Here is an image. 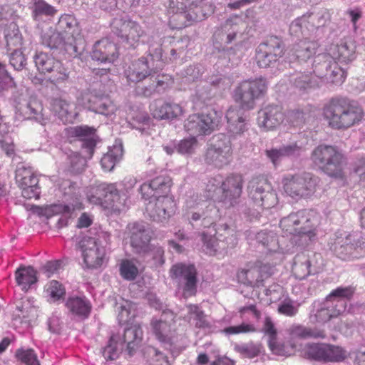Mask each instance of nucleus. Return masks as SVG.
Here are the masks:
<instances>
[{"instance_id":"obj_1","label":"nucleus","mask_w":365,"mask_h":365,"mask_svg":"<svg viewBox=\"0 0 365 365\" xmlns=\"http://www.w3.org/2000/svg\"><path fill=\"white\" fill-rule=\"evenodd\" d=\"M324 118L329 125L336 130H346L358 124L364 117V111L354 101L344 97H334L323 108Z\"/></svg>"},{"instance_id":"obj_2","label":"nucleus","mask_w":365,"mask_h":365,"mask_svg":"<svg viewBox=\"0 0 365 365\" xmlns=\"http://www.w3.org/2000/svg\"><path fill=\"white\" fill-rule=\"evenodd\" d=\"M310 159L313 164L331 177L341 176L345 157L336 146L321 144L312 150Z\"/></svg>"},{"instance_id":"obj_3","label":"nucleus","mask_w":365,"mask_h":365,"mask_svg":"<svg viewBox=\"0 0 365 365\" xmlns=\"http://www.w3.org/2000/svg\"><path fill=\"white\" fill-rule=\"evenodd\" d=\"M267 81L263 78L243 81L233 91V98L240 107L244 110H251L255 106L257 100L267 92Z\"/></svg>"},{"instance_id":"obj_4","label":"nucleus","mask_w":365,"mask_h":365,"mask_svg":"<svg viewBox=\"0 0 365 365\" xmlns=\"http://www.w3.org/2000/svg\"><path fill=\"white\" fill-rule=\"evenodd\" d=\"M317 178L310 173L288 175L283 180L284 192L294 199L307 198L316 190Z\"/></svg>"},{"instance_id":"obj_5","label":"nucleus","mask_w":365,"mask_h":365,"mask_svg":"<svg viewBox=\"0 0 365 365\" xmlns=\"http://www.w3.org/2000/svg\"><path fill=\"white\" fill-rule=\"evenodd\" d=\"M279 225L287 235H309L317 225V220L310 212L302 210L282 218Z\"/></svg>"},{"instance_id":"obj_6","label":"nucleus","mask_w":365,"mask_h":365,"mask_svg":"<svg viewBox=\"0 0 365 365\" xmlns=\"http://www.w3.org/2000/svg\"><path fill=\"white\" fill-rule=\"evenodd\" d=\"M247 192L250 198L258 207L269 209L277 204V195L264 177L253 178L249 182Z\"/></svg>"},{"instance_id":"obj_7","label":"nucleus","mask_w":365,"mask_h":365,"mask_svg":"<svg viewBox=\"0 0 365 365\" xmlns=\"http://www.w3.org/2000/svg\"><path fill=\"white\" fill-rule=\"evenodd\" d=\"M112 32L119 37L122 42L135 48L145 31L136 21L124 18H115L110 23Z\"/></svg>"},{"instance_id":"obj_8","label":"nucleus","mask_w":365,"mask_h":365,"mask_svg":"<svg viewBox=\"0 0 365 365\" xmlns=\"http://www.w3.org/2000/svg\"><path fill=\"white\" fill-rule=\"evenodd\" d=\"M170 277L178 282L179 288L182 289L185 297L195 295L197 292V270L193 264L177 263L172 266Z\"/></svg>"},{"instance_id":"obj_9","label":"nucleus","mask_w":365,"mask_h":365,"mask_svg":"<svg viewBox=\"0 0 365 365\" xmlns=\"http://www.w3.org/2000/svg\"><path fill=\"white\" fill-rule=\"evenodd\" d=\"M220 119V115L215 110L194 114L185 120L184 127L192 136L209 135L218 126Z\"/></svg>"},{"instance_id":"obj_10","label":"nucleus","mask_w":365,"mask_h":365,"mask_svg":"<svg viewBox=\"0 0 365 365\" xmlns=\"http://www.w3.org/2000/svg\"><path fill=\"white\" fill-rule=\"evenodd\" d=\"M354 234L346 232L336 233L331 240L330 250L342 260H351L359 258V249L361 242L356 240Z\"/></svg>"},{"instance_id":"obj_11","label":"nucleus","mask_w":365,"mask_h":365,"mask_svg":"<svg viewBox=\"0 0 365 365\" xmlns=\"http://www.w3.org/2000/svg\"><path fill=\"white\" fill-rule=\"evenodd\" d=\"M346 310L344 301H331L327 297L322 302H315L309 315L312 323L324 324L337 317Z\"/></svg>"},{"instance_id":"obj_12","label":"nucleus","mask_w":365,"mask_h":365,"mask_svg":"<svg viewBox=\"0 0 365 365\" xmlns=\"http://www.w3.org/2000/svg\"><path fill=\"white\" fill-rule=\"evenodd\" d=\"M82 103L88 110L98 114L111 117L117 110L116 106L107 95L95 90H88L81 94Z\"/></svg>"},{"instance_id":"obj_13","label":"nucleus","mask_w":365,"mask_h":365,"mask_svg":"<svg viewBox=\"0 0 365 365\" xmlns=\"http://www.w3.org/2000/svg\"><path fill=\"white\" fill-rule=\"evenodd\" d=\"M244 179L242 175L231 174L222 182L220 190L222 194L219 201L222 202L225 207H234L237 203L242 192Z\"/></svg>"},{"instance_id":"obj_14","label":"nucleus","mask_w":365,"mask_h":365,"mask_svg":"<svg viewBox=\"0 0 365 365\" xmlns=\"http://www.w3.org/2000/svg\"><path fill=\"white\" fill-rule=\"evenodd\" d=\"M130 232V244L134 252H145L149 248L148 245L152 238V230L148 223L135 222L128 225Z\"/></svg>"},{"instance_id":"obj_15","label":"nucleus","mask_w":365,"mask_h":365,"mask_svg":"<svg viewBox=\"0 0 365 365\" xmlns=\"http://www.w3.org/2000/svg\"><path fill=\"white\" fill-rule=\"evenodd\" d=\"M232 154L230 140L226 138L212 144L207 150L205 160L206 163L216 168H222L230 163Z\"/></svg>"},{"instance_id":"obj_16","label":"nucleus","mask_w":365,"mask_h":365,"mask_svg":"<svg viewBox=\"0 0 365 365\" xmlns=\"http://www.w3.org/2000/svg\"><path fill=\"white\" fill-rule=\"evenodd\" d=\"M171 186L172 180L169 176L160 175L143 183L139 190L145 200L169 198L168 195Z\"/></svg>"},{"instance_id":"obj_17","label":"nucleus","mask_w":365,"mask_h":365,"mask_svg":"<svg viewBox=\"0 0 365 365\" xmlns=\"http://www.w3.org/2000/svg\"><path fill=\"white\" fill-rule=\"evenodd\" d=\"M88 197L92 203L114 207L119 200V192L114 184L103 182L93 187Z\"/></svg>"},{"instance_id":"obj_18","label":"nucleus","mask_w":365,"mask_h":365,"mask_svg":"<svg viewBox=\"0 0 365 365\" xmlns=\"http://www.w3.org/2000/svg\"><path fill=\"white\" fill-rule=\"evenodd\" d=\"M79 246L88 268H97L102 264L105 250L98 246L95 238L85 237L79 242Z\"/></svg>"},{"instance_id":"obj_19","label":"nucleus","mask_w":365,"mask_h":365,"mask_svg":"<svg viewBox=\"0 0 365 365\" xmlns=\"http://www.w3.org/2000/svg\"><path fill=\"white\" fill-rule=\"evenodd\" d=\"M272 275L271 268L267 265L242 269L237 273L238 282L251 287L264 286V282Z\"/></svg>"},{"instance_id":"obj_20","label":"nucleus","mask_w":365,"mask_h":365,"mask_svg":"<svg viewBox=\"0 0 365 365\" xmlns=\"http://www.w3.org/2000/svg\"><path fill=\"white\" fill-rule=\"evenodd\" d=\"M67 314L78 320H84L89 317L92 311L91 301L84 295H71L65 300Z\"/></svg>"},{"instance_id":"obj_21","label":"nucleus","mask_w":365,"mask_h":365,"mask_svg":"<svg viewBox=\"0 0 365 365\" xmlns=\"http://www.w3.org/2000/svg\"><path fill=\"white\" fill-rule=\"evenodd\" d=\"M306 143L302 141H295L288 144H284L279 148L266 150L265 154L267 158L274 166L279 165L284 158H297L306 150Z\"/></svg>"},{"instance_id":"obj_22","label":"nucleus","mask_w":365,"mask_h":365,"mask_svg":"<svg viewBox=\"0 0 365 365\" xmlns=\"http://www.w3.org/2000/svg\"><path fill=\"white\" fill-rule=\"evenodd\" d=\"M173 207L171 198L153 199L149 200L146 211L153 221L163 222L173 213Z\"/></svg>"},{"instance_id":"obj_23","label":"nucleus","mask_w":365,"mask_h":365,"mask_svg":"<svg viewBox=\"0 0 365 365\" xmlns=\"http://www.w3.org/2000/svg\"><path fill=\"white\" fill-rule=\"evenodd\" d=\"M154 63L150 64L148 58L141 57L134 61L125 71V76L128 81L139 83L151 76L152 73H157Z\"/></svg>"},{"instance_id":"obj_24","label":"nucleus","mask_w":365,"mask_h":365,"mask_svg":"<svg viewBox=\"0 0 365 365\" xmlns=\"http://www.w3.org/2000/svg\"><path fill=\"white\" fill-rule=\"evenodd\" d=\"M284 119L282 107L277 105H267L258 111V125L267 130L278 127Z\"/></svg>"},{"instance_id":"obj_25","label":"nucleus","mask_w":365,"mask_h":365,"mask_svg":"<svg viewBox=\"0 0 365 365\" xmlns=\"http://www.w3.org/2000/svg\"><path fill=\"white\" fill-rule=\"evenodd\" d=\"M218 210L213 204H209L202 210H190L185 217L192 227H210L215 223Z\"/></svg>"},{"instance_id":"obj_26","label":"nucleus","mask_w":365,"mask_h":365,"mask_svg":"<svg viewBox=\"0 0 365 365\" xmlns=\"http://www.w3.org/2000/svg\"><path fill=\"white\" fill-rule=\"evenodd\" d=\"M120 337V343H122L125 352L130 356H134L139 349L142 340L143 331L139 324H133L126 327L122 334H118Z\"/></svg>"},{"instance_id":"obj_27","label":"nucleus","mask_w":365,"mask_h":365,"mask_svg":"<svg viewBox=\"0 0 365 365\" xmlns=\"http://www.w3.org/2000/svg\"><path fill=\"white\" fill-rule=\"evenodd\" d=\"M91 56L101 63H113L118 57V48L114 43L103 38L93 45Z\"/></svg>"},{"instance_id":"obj_28","label":"nucleus","mask_w":365,"mask_h":365,"mask_svg":"<svg viewBox=\"0 0 365 365\" xmlns=\"http://www.w3.org/2000/svg\"><path fill=\"white\" fill-rule=\"evenodd\" d=\"M331 20V14L327 9H322L317 13H307L301 17L297 18L292 22L290 25L291 29H302V27H307L308 24H311L314 28L318 29L327 25Z\"/></svg>"},{"instance_id":"obj_29","label":"nucleus","mask_w":365,"mask_h":365,"mask_svg":"<svg viewBox=\"0 0 365 365\" xmlns=\"http://www.w3.org/2000/svg\"><path fill=\"white\" fill-rule=\"evenodd\" d=\"M153 118L156 119L173 120L182 113V109L177 103L155 101L150 106Z\"/></svg>"},{"instance_id":"obj_30","label":"nucleus","mask_w":365,"mask_h":365,"mask_svg":"<svg viewBox=\"0 0 365 365\" xmlns=\"http://www.w3.org/2000/svg\"><path fill=\"white\" fill-rule=\"evenodd\" d=\"M151 327L156 338L166 348L171 349L177 343V339L171 331L170 326L165 321L152 319Z\"/></svg>"},{"instance_id":"obj_31","label":"nucleus","mask_w":365,"mask_h":365,"mask_svg":"<svg viewBox=\"0 0 365 365\" xmlns=\"http://www.w3.org/2000/svg\"><path fill=\"white\" fill-rule=\"evenodd\" d=\"M292 272L299 280L318 272L317 269L312 264L309 256L304 252L297 254L294 259Z\"/></svg>"},{"instance_id":"obj_32","label":"nucleus","mask_w":365,"mask_h":365,"mask_svg":"<svg viewBox=\"0 0 365 365\" xmlns=\"http://www.w3.org/2000/svg\"><path fill=\"white\" fill-rule=\"evenodd\" d=\"M333 60L340 63H348L356 58V46L352 41H341L339 44L331 48L330 55Z\"/></svg>"},{"instance_id":"obj_33","label":"nucleus","mask_w":365,"mask_h":365,"mask_svg":"<svg viewBox=\"0 0 365 365\" xmlns=\"http://www.w3.org/2000/svg\"><path fill=\"white\" fill-rule=\"evenodd\" d=\"M317 43L314 41L301 40L290 50V55L299 63L307 62L316 53Z\"/></svg>"},{"instance_id":"obj_34","label":"nucleus","mask_w":365,"mask_h":365,"mask_svg":"<svg viewBox=\"0 0 365 365\" xmlns=\"http://www.w3.org/2000/svg\"><path fill=\"white\" fill-rule=\"evenodd\" d=\"M94 129L88 126H76L70 130V135L73 137L81 138V147L86 150L89 158H91L96 143L91 138L93 134Z\"/></svg>"},{"instance_id":"obj_35","label":"nucleus","mask_w":365,"mask_h":365,"mask_svg":"<svg viewBox=\"0 0 365 365\" xmlns=\"http://www.w3.org/2000/svg\"><path fill=\"white\" fill-rule=\"evenodd\" d=\"M37 272L31 266H20L15 272V279L21 290L26 292L38 281Z\"/></svg>"},{"instance_id":"obj_36","label":"nucleus","mask_w":365,"mask_h":365,"mask_svg":"<svg viewBox=\"0 0 365 365\" xmlns=\"http://www.w3.org/2000/svg\"><path fill=\"white\" fill-rule=\"evenodd\" d=\"M205 0H192L188 8V14L193 22L201 21L215 11V6L212 4L205 3Z\"/></svg>"},{"instance_id":"obj_37","label":"nucleus","mask_w":365,"mask_h":365,"mask_svg":"<svg viewBox=\"0 0 365 365\" xmlns=\"http://www.w3.org/2000/svg\"><path fill=\"white\" fill-rule=\"evenodd\" d=\"M334 60L329 54L322 53L317 55L312 63V73L319 78H327L329 71L332 68Z\"/></svg>"},{"instance_id":"obj_38","label":"nucleus","mask_w":365,"mask_h":365,"mask_svg":"<svg viewBox=\"0 0 365 365\" xmlns=\"http://www.w3.org/2000/svg\"><path fill=\"white\" fill-rule=\"evenodd\" d=\"M123 155V144L120 140H116L113 147L102 157L101 160L102 168L105 170H112L115 163L120 161Z\"/></svg>"},{"instance_id":"obj_39","label":"nucleus","mask_w":365,"mask_h":365,"mask_svg":"<svg viewBox=\"0 0 365 365\" xmlns=\"http://www.w3.org/2000/svg\"><path fill=\"white\" fill-rule=\"evenodd\" d=\"M227 129L231 135H240L247 130L246 117L240 115L234 109H229L226 113Z\"/></svg>"},{"instance_id":"obj_40","label":"nucleus","mask_w":365,"mask_h":365,"mask_svg":"<svg viewBox=\"0 0 365 365\" xmlns=\"http://www.w3.org/2000/svg\"><path fill=\"white\" fill-rule=\"evenodd\" d=\"M149 248L145 252H140L138 255L143 258L147 263L152 266L158 267L165 263L164 248L158 245L149 244Z\"/></svg>"},{"instance_id":"obj_41","label":"nucleus","mask_w":365,"mask_h":365,"mask_svg":"<svg viewBox=\"0 0 365 365\" xmlns=\"http://www.w3.org/2000/svg\"><path fill=\"white\" fill-rule=\"evenodd\" d=\"M261 331L265 335L268 336V344L272 351L276 354L282 355V349L280 345L277 342V331L271 317H266L264 318Z\"/></svg>"},{"instance_id":"obj_42","label":"nucleus","mask_w":365,"mask_h":365,"mask_svg":"<svg viewBox=\"0 0 365 365\" xmlns=\"http://www.w3.org/2000/svg\"><path fill=\"white\" fill-rule=\"evenodd\" d=\"M53 110L63 123H71L75 119L76 113L73 110V106L65 100L55 99Z\"/></svg>"},{"instance_id":"obj_43","label":"nucleus","mask_w":365,"mask_h":365,"mask_svg":"<svg viewBox=\"0 0 365 365\" xmlns=\"http://www.w3.org/2000/svg\"><path fill=\"white\" fill-rule=\"evenodd\" d=\"M257 48L282 58L284 54L285 44L282 38L270 36L261 42Z\"/></svg>"},{"instance_id":"obj_44","label":"nucleus","mask_w":365,"mask_h":365,"mask_svg":"<svg viewBox=\"0 0 365 365\" xmlns=\"http://www.w3.org/2000/svg\"><path fill=\"white\" fill-rule=\"evenodd\" d=\"M33 5L31 6L32 18L36 21L42 20L43 16L53 17L57 13V9L48 4L44 0H32Z\"/></svg>"},{"instance_id":"obj_45","label":"nucleus","mask_w":365,"mask_h":365,"mask_svg":"<svg viewBox=\"0 0 365 365\" xmlns=\"http://www.w3.org/2000/svg\"><path fill=\"white\" fill-rule=\"evenodd\" d=\"M120 337L118 334H113L108 341L107 345L101 349V353L106 361L117 359L120 354L124 350L122 343H120Z\"/></svg>"},{"instance_id":"obj_46","label":"nucleus","mask_w":365,"mask_h":365,"mask_svg":"<svg viewBox=\"0 0 365 365\" xmlns=\"http://www.w3.org/2000/svg\"><path fill=\"white\" fill-rule=\"evenodd\" d=\"M63 195L66 202H68L71 207H75L79 202L80 194L79 187L76 182L70 180H65L61 185Z\"/></svg>"},{"instance_id":"obj_47","label":"nucleus","mask_w":365,"mask_h":365,"mask_svg":"<svg viewBox=\"0 0 365 365\" xmlns=\"http://www.w3.org/2000/svg\"><path fill=\"white\" fill-rule=\"evenodd\" d=\"M326 343H313L308 344L304 349V355L307 359L318 362L325 363Z\"/></svg>"},{"instance_id":"obj_48","label":"nucleus","mask_w":365,"mask_h":365,"mask_svg":"<svg viewBox=\"0 0 365 365\" xmlns=\"http://www.w3.org/2000/svg\"><path fill=\"white\" fill-rule=\"evenodd\" d=\"M290 333L294 337H299L300 339L307 338H322L326 336L324 330L317 329H311L302 325L292 326L290 328Z\"/></svg>"},{"instance_id":"obj_49","label":"nucleus","mask_w":365,"mask_h":365,"mask_svg":"<svg viewBox=\"0 0 365 365\" xmlns=\"http://www.w3.org/2000/svg\"><path fill=\"white\" fill-rule=\"evenodd\" d=\"M150 64L154 63V68L158 71L164 66L163 48L160 39L158 42L150 43L148 49V57Z\"/></svg>"},{"instance_id":"obj_50","label":"nucleus","mask_w":365,"mask_h":365,"mask_svg":"<svg viewBox=\"0 0 365 365\" xmlns=\"http://www.w3.org/2000/svg\"><path fill=\"white\" fill-rule=\"evenodd\" d=\"M170 14L169 18V23L172 26L173 29H181L191 25L193 21L190 18L188 14V9L184 11H178L177 12H169Z\"/></svg>"},{"instance_id":"obj_51","label":"nucleus","mask_w":365,"mask_h":365,"mask_svg":"<svg viewBox=\"0 0 365 365\" xmlns=\"http://www.w3.org/2000/svg\"><path fill=\"white\" fill-rule=\"evenodd\" d=\"M50 75L49 80L53 83L66 82L70 76L69 69L64 66L61 61L58 60L54 66L47 73Z\"/></svg>"},{"instance_id":"obj_52","label":"nucleus","mask_w":365,"mask_h":365,"mask_svg":"<svg viewBox=\"0 0 365 365\" xmlns=\"http://www.w3.org/2000/svg\"><path fill=\"white\" fill-rule=\"evenodd\" d=\"M76 26L77 21L76 19L71 15L64 14L60 17L56 25V29L62 34V36L71 35L73 36Z\"/></svg>"},{"instance_id":"obj_53","label":"nucleus","mask_w":365,"mask_h":365,"mask_svg":"<svg viewBox=\"0 0 365 365\" xmlns=\"http://www.w3.org/2000/svg\"><path fill=\"white\" fill-rule=\"evenodd\" d=\"M325 363H339L348 356L347 351L339 346L327 344Z\"/></svg>"},{"instance_id":"obj_54","label":"nucleus","mask_w":365,"mask_h":365,"mask_svg":"<svg viewBox=\"0 0 365 365\" xmlns=\"http://www.w3.org/2000/svg\"><path fill=\"white\" fill-rule=\"evenodd\" d=\"M65 38L66 36H62L58 31L45 32L41 36L42 43L51 50L61 48L64 43Z\"/></svg>"},{"instance_id":"obj_55","label":"nucleus","mask_w":365,"mask_h":365,"mask_svg":"<svg viewBox=\"0 0 365 365\" xmlns=\"http://www.w3.org/2000/svg\"><path fill=\"white\" fill-rule=\"evenodd\" d=\"M115 310L118 312V319L119 322L124 323L134 317L135 304L131 302L122 299V302L115 304Z\"/></svg>"},{"instance_id":"obj_56","label":"nucleus","mask_w":365,"mask_h":365,"mask_svg":"<svg viewBox=\"0 0 365 365\" xmlns=\"http://www.w3.org/2000/svg\"><path fill=\"white\" fill-rule=\"evenodd\" d=\"M34 58L38 71L44 74L47 73L58 61L52 56L43 52L36 54Z\"/></svg>"},{"instance_id":"obj_57","label":"nucleus","mask_w":365,"mask_h":365,"mask_svg":"<svg viewBox=\"0 0 365 365\" xmlns=\"http://www.w3.org/2000/svg\"><path fill=\"white\" fill-rule=\"evenodd\" d=\"M38 214L50 218L58 214L69 215L74 210L70 205L53 204L45 207H37Z\"/></svg>"},{"instance_id":"obj_58","label":"nucleus","mask_w":365,"mask_h":365,"mask_svg":"<svg viewBox=\"0 0 365 365\" xmlns=\"http://www.w3.org/2000/svg\"><path fill=\"white\" fill-rule=\"evenodd\" d=\"M256 240L269 251H275L278 248L277 236L272 231L262 230L257 232Z\"/></svg>"},{"instance_id":"obj_59","label":"nucleus","mask_w":365,"mask_h":365,"mask_svg":"<svg viewBox=\"0 0 365 365\" xmlns=\"http://www.w3.org/2000/svg\"><path fill=\"white\" fill-rule=\"evenodd\" d=\"M86 165V158L81 156L78 153H71L68 156L67 169L71 174L77 175L81 173Z\"/></svg>"},{"instance_id":"obj_60","label":"nucleus","mask_w":365,"mask_h":365,"mask_svg":"<svg viewBox=\"0 0 365 365\" xmlns=\"http://www.w3.org/2000/svg\"><path fill=\"white\" fill-rule=\"evenodd\" d=\"M291 81L300 89H307L316 86L311 71L297 73L291 77Z\"/></svg>"},{"instance_id":"obj_61","label":"nucleus","mask_w":365,"mask_h":365,"mask_svg":"<svg viewBox=\"0 0 365 365\" xmlns=\"http://www.w3.org/2000/svg\"><path fill=\"white\" fill-rule=\"evenodd\" d=\"M280 58L262 49L256 48L257 63L260 68L273 67Z\"/></svg>"},{"instance_id":"obj_62","label":"nucleus","mask_w":365,"mask_h":365,"mask_svg":"<svg viewBox=\"0 0 365 365\" xmlns=\"http://www.w3.org/2000/svg\"><path fill=\"white\" fill-rule=\"evenodd\" d=\"M355 292V288L349 287H339L331 291L327 297L331 301H344L346 304V299L349 300L352 298Z\"/></svg>"},{"instance_id":"obj_63","label":"nucleus","mask_w":365,"mask_h":365,"mask_svg":"<svg viewBox=\"0 0 365 365\" xmlns=\"http://www.w3.org/2000/svg\"><path fill=\"white\" fill-rule=\"evenodd\" d=\"M187 308L190 317L195 321V327L205 328L209 326V323L206 320L205 314L203 311L200 309L198 306L190 304L187 306Z\"/></svg>"},{"instance_id":"obj_64","label":"nucleus","mask_w":365,"mask_h":365,"mask_svg":"<svg viewBox=\"0 0 365 365\" xmlns=\"http://www.w3.org/2000/svg\"><path fill=\"white\" fill-rule=\"evenodd\" d=\"M197 146V140L195 136L180 140L175 146L177 151L183 155L192 154Z\"/></svg>"}]
</instances>
